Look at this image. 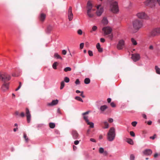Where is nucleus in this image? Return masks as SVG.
I'll use <instances>...</instances> for the list:
<instances>
[{"instance_id":"obj_1","label":"nucleus","mask_w":160,"mask_h":160,"mask_svg":"<svg viewBox=\"0 0 160 160\" xmlns=\"http://www.w3.org/2000/svg\"><path fill=\"white\" fill-rule=\"evenodd\" d=\"M108 2L110 4V9L114 13H116L119 11L118 2L114 0H108Z\"/></svg>"},{"instance_id":"obj_2","label":"nucleus","mask_w":160,"mask_h":160,"mask_svg":"<svg viewBox=\"0 0 160 160\" xmlns=\"http://www.w3.org/2000/svg\"><path fill=\"white\" fill-rule=\"evenodd\" d=\"M132 24L134 29L138 30L143 26V22L142 20L136 19L132 22Z\"/></svg>"},{"instance_id":"obj_3","label":"nucleus","mask_w":160,"mask_h":160,"mask_svg":"<svg viewBox=\"0 0 160 160\" xmlns=\"http://www.w3.org/2000/svg\"><path fill=\"white\" fill-rule=\"evenodd\" d=\"M116 136L115 129L114 127L110 128L107 133V138L109 141H112L115 139Z\"/></svg>"},{"instance_id":"obj_4","label":"nucleus","mask_w":160,"mask_h":160,"mask_svg":"<svg viewBox=\"0 0 160 160\" xmlns=\"http://www.w3.org/2000/svg\"><path fill=\"white\" fill-rule=\"evenodd\" d=\"M11 78V76L7 73L3 72H0V79L3 82H8Z\"/></svg>"},{"instance_id":"obj_5","label":"nucleus","mask_w":160,"mask_h":160,"mask_svg":"<svg viewBox=\"0 0 160 160\" xmlns=\"http://www.w3.org/2000/svg\"><path fill=\"white\" fill-rule=\"evenodd\" d=\"M136 16L139 18L149 20L150 19L149 17L144 12H140L136 14Z\"/></svg>"},{"instance_id":"obj_6","label":"nucleus","mask_w":160,"mask_h":160,"mask_svg":"<svg viewBox=\"0 0 160 160\" xmlns=\"http://www.w3.org/2000/svg\"><path fill=\"white\" fill-rule=\"evenodd\" d=\"M156 2V0H147L144 3L145 6L153 8L155 6Z\"/></svg>"},{"instance_id":"obj_7","label":"nucleus","mask_w":160,"mask_h":160,"mask_svg":"<svg viewBox=\"0 0 160 160\" xmlns=\"http://www.w3.org/2000/svg\"><path fill=\"white\" fill-rule=\"evenodd\" d=\"M151 35L155 36L160 34V28L157 27L154 28L151 32Z\"/></svg>"},{"instance_id":"obj_8","label":"nucleus","mask_w":160,"mask_h":160,"mask_svg":"<svg viewBox=\"0 0 160 160\" xmlns=\"http://www.w3.org/2000/svg\"><path fill=\"white\" fill-rule=\"evenodd\" d=\"M102 31L104 32V35H109L112 32V29L109 27H106L103 28Z\"/></svg>"},{"instance_id":"obj_9","label":"nucleus","mask_w":160,"mask_h":160,"mask_svg":"<svg viewBox=\"0 0 160 160\" xmlns=\"http://www.w3.org/2000/svg\"><path fill=\"white\" fill-rule=\"evenodd\" d=\"M97 11L96 12L97 16H100L103 11V8L101 7V5H99L97 7Z\"/></svg>"},{"instance_id":"obj_10","label":"nucleus","mask_w":160,"mask_h":160,"mask_svg":"<svg viewBox=\"0 0 160 160\" xmlns=\"http://www.w3.org/2000/svg\"><path fill=\"white\" fill-rule=\"evenodd\" d=\"M9 82H3L1 88L2 91L5 92L8 89L9 85Z\"/></svg>"},{"instance_id":"obj_11","label":"nucleus","mask_w":160,"mask_h":160,"mask_svg":"<svg viewBox=\"0 0 160 160\" xmlns=\"http://www.w3.org/2000/svg\"><path fill=\"white\" fill-rule=\"evenodd\" d=\"M124 45V41L121 40H120L118 44L117 48L118 49L121 50L123 49Z\"/></svg>"},{"instance_id":"obj_12","label":"nucleus","mask_w":160,"mask_h":160,"mask_svg":"<svg viewBox=\"0 0 160 160\" xmlns=\"http://www.w3.org/2000/svg\"><path fill=\"white\" fill-rule=\"evenodd\" d=\"M68 18L69 21H71L73 18V14L72 12V8L70 6L68 12Z\"/></svg>"},{"instance_id":"obj_13","label":"nucleus","mask_w":160,"mask_h":160,"mask_svg":"<svg viewBox=\"0 0 160 160\" xmlns=\"http://www.w3.org/2000/svg\"><path fill=\"white\" fill-rule=\"evenodd\" d=\"M26 114L27 122L28 123H29L31 120V115L28 108H26Z\"/></svg>"},{"instance_id":"obj_14","label":"nucleus","mask_w":160,"mask_h":160,"mask_svg":"<svg viewBox=\"0 0 160 160\" xmlns=\"http://www.w3.org/2000/svg\"><path fill=\"white\" fill-rule=\"evenodd\" d=\"M132 58L134 62H136L140 59V55L138 53L132 54Z\"/></svg>"},{"instance_id":"obj_15","label":"nucleus","mask_w":160,"mask_h":160,"mask_svg":"<svg viewBox=\"0 0 160 160\" xmlns=\"http://www.w3.org/2000/svg\"><path fill=\"white\" fill-rule=\"evenodd\" d=\"M71 134L74 139H76L78 138L79 135L77 131L76 130H73Z\"/></svg>"},{"instance_id":"obj_16","label":"nucleus","mask_w":160,"mask_h":160,"mask_svg":"<svg viewBox=\"0 0 160 160\" xmlns=\"http://www.w3.org/2000/svg\"><path fill=\"white\" fill-rule=\"evenodd\" d=\"M46 18V15L43 13H41L40 14L39 18L40 21L42 22H43L45 20Z\"/></svg>"},{"instance_id":"obj_17","label":"nucleus","mask_w":160,"mask_h":160,"mask_svg":"<svg viewBox=\"0 0 160 160\" xmlns=\"http://www.w3.org/2000/svg\"><path fill=\"white\" fill-rule=\"evenodd\" d=\"M93 9H91L90 8L88 9L87 10V14L88 16L90 18H92L94 16V14L92 13V11H93Z\"/></svg>"},{"instance_id":"obj_18","label":"nucleus","mask_w":160,"mask_h":160,"mask_svg":"<svg viewBox=\"0 0 160 160\" xmlns=\"http://www.w3.org/2000/svg\"><path fill=\"white\" fill-rule=\"evenodd\" d=\"M58 102V100L57 99L53 100L51 103H48L47 105L48 106H53L57 104Z\"/></svg>"},{"instance_id":"obj_19","label":"nucleus","mask_w":160,"mask_h":160,"mask_svg":"<svg viewBox=\"0 0 160 160\" xmlns=\"http://www.w3.org/2000/svg\"><path fill=\"white\" fill-rule=\"evenodd\" d=\"M143 153L147 155H150L152 153V151L150 149H146L143 151Z\"/></svg>"},{"instance_id":"obj_20","label":"nucleus","mask_w":160,"mask_h":160,"mask_svg":"<svg viewBox=\"0 0 160 160\" xmlns=\"http://www.w3.org/2000/svg\"><path fill=\"white\" fill-rule=\"evenodd\" d=\"M53 27L51 25H48L46 29V32L47 33H50L52 30Z\"/></svg>"},{"instance_id":"obj_21","label":"nucleus","mask_w":160,"mask_h":160,"mask_svg":"<svg viewBox=\"0 0 160 160\" xmlns=\"http://www.w3.org/2000/svg\"><path fill=\"white\" fill-rule=\"evenodd\" d=\"M96 47L97 49L98 50V51L99 52H102V48H101L100 45L99 43H98L96 45Z\"/></svg>"},{"instance_id":"obj_22","label":"nucleus","mask_w":160,"mask_h":160,"mask_svg":"<svg viewBox=\"0 0 160 160\" xmlns=\"http://www.w3.org/2000/svg\"><path fill=\"white\" fill-rule=\"evenodd\" d=\"M108 108V107L105 105L102 106L100 107V109L102 112L105 111Z\"/></svg>"},{"instance_id":"obj_23","label":"nucleus","mask_w":160,"mask_h":160,"mask_svg":"<svg viewBox=\"0 0 160 160\" xmlns=\"http://www.w3.org/2000/svg\"><path fill=\"white\" fill-rule=\"evenodd\" d=\"M126 140V142L132 145L134 144L133 142L132 139L127 138Z\"/></svg>"},{"instance_id":"obj_24","label":"nucleus","mask_w":160,"mask_h":160,"mask_svg":"<svg viewBox=\"0 0 160 160\" xmlns=\"http://www.w3.org/2000/svg\"><path fill=\"white\" fill-rule=\"evenodd\" d=\"M90 8L91 9H92V4L91 3V2L89 1L87 4V10L89 9Z\"/></svg>"},{"instance_id":"obj_25","label":"nucleus","mask_w":160,"mask_h":160,"mask_svg":"<svg viewBox=\"0 0 160 160\" xmlns=\"http://www.w3.org/2000/svg\"><path fill=\"white\" fill-rule=\"evenodd\" d=\"M54 57L57 59H59L61 60H62V58L58 53H56L54 54Z\"/></svg>"},{"instance_id":"obj_26","label":"nucleus","mask_w":160,"mask_h":160,"mask_svg":"<svg viewBox=\"0 0 160 160\" xmlns=\"http://www.w3.org/2000/svg\"><path fill=\"white\" fill-rule=\"evenodd\" d=\"M155 69L157 73L160 75V68L157 66H156L155 67Z\"/></svg>"},{"instance_id":"obj_27","label":"nucleus","mask_w":160,"mask_h":160,"mask_svg":"<svg viewBox=\"0 0 160 160\" xmlns=\"http://www.w3.org/2000/svg\"><path fill=\"white\" fill-rule=\"evenodd\" d=\"M23 138L25 139V142L27 143H28L29 141V139L28 138V137H27L26 133H24L23 134Z\"/></svg>"},{"instance_id":"obj_28","label":"nucleus","mask_w":160,"mask_h":160,"mask_svg":"<svg viewBox=\"0 0 160 160\" xmlns=\"http://www.w3.org/2000/svg\"><path fill=\"white\" fill-rule=\"evenodd\" d=\"M90 82V80L89 78H86L84 80V82L85 84H88Z\"/></svg>"},{"instance_id":"obj_29","label":"nucleus","mask_w":160,"mask_h":160,"mask_svg":"<svg viewBox=\"0 0 160 160\" xmlns=\"http://www.w3.org/2000/svg\"><path fill=\"white\" fill-rule=\"evenodd\" d=\"M102 23L104 24H107L108 23V20H107V18L105 17L103 18L102 20Z\"/></svg>"},{"instance_id":"obj_30","label":"nucleus","mask_w":160,"mask_h":160,"mask_svg":"<svg viewBox=\"0 0 160 160\" xmlns=\"http://www.w3.org/2000/svg\"><path fill=\"white\" fill-rule=\"evenodd\" d=\"M49 126L51 128H54L55 127V124L54 123L50 122L49 123Z\"/></svg>"},{"instance_id":"obj_31","label":"nucleus","mask_w":160,"mask_h":160,"mask_svg":"<svg viewBox=\"0 0 160 160\" xmlns=\"http://www.w3.org/2000/svg\"><path fill=\"white\" fill-rule=\"evenodd\" d=\"M58 63L57 62H55L53 64L52 67L54 69H57V66L58 65Z\"/></svg>"},{"instance_id":"obj_32","label":"nucleus","mask_w":160,"mask_h":160,"mask_svg":"<svg viewBox=\"0 0 160 160\" xmlns=\"http://www.w3.org/2000/svg\"><path fill=\"white\" fill-rule=\"evenodd\" d=\"M87 124L90 125V127L93 128L94 127V123L91 122H89V121L87 122Z\"/></svg>"},{"instance_id":"obj_33","label":"nucleus","mask_w":160,"mask_h":160,"mask_svg":"<svg viewBox=\"0 0 160 160\" xmlns=\"http://www.w3.org/2000/svg\"><path fill=\"white\" fill-rule=\"evenodd\" d=\"M75 99L78 101H80L82 102H83L82 99L79 97L76 96L75 97Z\"/></svg>"},{"instance_id":"obj_34","label":"nucleus","mask_w":160,"mask_h":160,"mask_svg":"<svg viewBox=\"0 0 160 160\" xmlns=\"http://www.w3.org/2000/svg\"><path fill=\"white\" fill-rule=\"evenodd\" d=\"M131 40L132 44L133 45H136L137 44V43L136 41L133 38H132Z\"/></svg>"},{"instance_id":"obj_35","label":"nucleus","mask_w":160,"mask_h":160,"mask_svg":"<svg viewBox=\"0 0 160 160\" xmlns=\"http://www.w3.org/2000/svg\"><path fill=\"white\" fill-rule=\"evenodd\" d=\"M65 85L64 81H62L61 83V86L60 87V89H62L63 88Z\"/></svg>"},{"instance_id":"obj_36","label":"nucleus","mask_w":160,"mask_h":160,"mask_svg":"<svg viewBox=\"0 0 160 160\" xmlns=\"http://www.w3.org/2000/svg\"><path fill=\"white\" fill-rule=\"evenodd\" d=\"M64 70L65 72H67L68 71H71V68L69 67H67L64 69Z\"/></svg>"},{"instance_id":"obj_37","label":"nucleus","mask_w":160,"mask_h":160,"mask_svg":"<svg viewBox=\"0 0 160 160\" xmlns=\"http://www.w3.org/2000/svg\"><path fill=\"white\" fill-rule=\"evenodd\" d=\"M104 128H108L109 127V124L107 122H104Z\"/></svg>"},{"instance_id":"obj_38","label":"nucleus","mask_w":160,"mask_h":160,"mask_svg":"<svg viewBox=\"0 0 160 160\" xmlns=\"http://www.w3.org/2000/svg\"><path fill=\"white\" fill-rule=\"evenodd\" d=\"M97 29V27L96 26H93L92 28V30L91 31V32H92V31H95Z\"/></svg>"},{"instance_id":"obj_39","label":"nucleus","mask_w":160,"mask_h":160,"mask_svg":"<svg viewBox=\"0 0 160 160\" xmlns=\"http://www.w3.org/2000/svg\"><path fill=\"white\" fill-rule=\"evenodd\" d=\"M70 80L67 77H65L64 78V82H69Z\"/></svg>"},{"instance_id":"obj_40","label":"nucleus","mask_w":160,"mask_h":160,"mask_svg":"<svg viewBox=\"0 0 160 160\" xmlns=\"http://www.w3.org/2000/svg\"><path fill=\"white\" fill-rule=\"evenodd\" d=\"M135 159V157L133 154H131L130 156V160H134Z\"/></svg>"},{"instance_id":"obj_41","label":"nucleus","mask_w":160,"mask_h":160,"mask_svg":"<svg viewBox=\"0 0 160 160\" xmlns=\"http://www.w3.org/2000/svg\"><path fill=\"white\" fill-rule=\"evenodd\" d=\"M83 116V119L86 122H88L89 121V120L88 119V117L87 116H85V115Z\"/></svg>"},{"instance_id":"obj_42","label":"nucleus","mask_w":160,"mask_h":160,"mask_svg":"<svg viewBox=\"0 0 160 160\" xmlns=\"http://www.w3.org/2000/svg\"><path fill=\"white\" fill-rule=\"evenodd\" d=\"M104 149L102 148H100L99 149V152L101 153H102L104 152Z\"/></svg>"},{"instance_id":"obj_43","label":"nucleus","mask_w":160,"mask_h":160,"mask_svg":"<svg viewBox=\"0 0 160 160\" xmlns=\"http://www.w3.org/2000/svg\"><path fill=\"white\" fill-rule=\"evenodd\" d=\"M113 37V34H111L109 35L107 37L111 40H112Z\"/></svg>"},{"instance_id":"obj_44","label":"nucleus","mask_w":160,"mask_h":160,"mask_svg":"<svg viewBox=\"0 0 160 160\" xmlns=\"http://www.w3.org/2000/svg\"><path fill=\"white\" fill-rule=\"evenodd\" d=\"M78 34L80 35H81L82 34V31L81 29H79L78 31Z\"/></svg>"},{"instance_id":"obj_45","label":"nucleus","mask_w":160,"mask_h":160,"mask_svg":"<svg viewBox=\"0 0 160 160\" xmlns=\"http://www.w3.org/2000/svg\"><path fill=\"white\" fill-rule=\"evenodd\" d=\"M137 123V122L134 121L132 122V125L133 127H135Z\"/></svg>"},{"instance_id":"obj_46","label":"nucleus","mask_w":160,"mask_h":160,"mask_svg":"<svg viewBox=\"0 0 160 160\" xmlns=\"http://www.w3.org/2000/svg\"><path fill=\"white\" fill-rule=\"evenodd\" d=\"M88 53L90 56H92L93 55L92 52L90 50L88 51Z\"/></svg>"},{"instance_id":"obj_47","label":"nucleus","mask_w":160,"mask_h":160,"mask_svg":"<svg viewBox=\"0 0 160 160\" xmlns=\"http://www.w3.org/2000/svg\"><path fill=\"white\" fill-rule=\"evenodd\" d=\"M75 83L76 85H79L80 84V82L79 79H78L76 80Z\"/></svg>"},{"instance_id":"obj_48","label":"nucleus","mask_w":160,"mask_h":160,"mask_svg":"<svg viewBox=\"0 0 160 160\" xmlns=\"http://www.w3.org/2000/svg\"><path fill=\"white\" fill-rule=\"evenodd\" d=\"M130 135L132 137H134L135 136V133L133 131H130Z\"/></svg>"},{"instance_id":"obj_49","label":"nucleus","mask_w":160,"mask_h":160,"mask_svg":"<svg viewBox=\"0 0 160 160\" xmlns=\"http://www.w3.org/2000/svg\"><path fill=\"white\" fill-rule=\"evenodd\" d=\"M111 106L113 108L115 107H116V105L115 103L113 102H112L110 104Z\"/></svg>"},{"instance_id":"obj_50","label":"nucleus","mask_w":160,"mask_h":160,"mask_svg":"<svg viewBox=\"0 0 160 160\" xmlns=\"http://www.w3.org/2000/svg\"><path fill=\"white\" fill-rule=\"evenodd\" d=\"M67 53V51L65 50H63L62 51V54L63 55H65Z\"/></svg>"},{"instance_id":"obj_51","label":"nucleus","mask_w":160,"mask_h":160,"mask_svg":"<svg viewBox=\"0 0 160 160\" xmlns=\"http://www.w3.org/2000/svg\"><path fill=\"white\" fill-rule=\"evenodd\" d=\"M149 49L151 50H153L154 49V47L153 45H150L149 47Z\"/></svg>"},{"instance_id":"obj_52","label":"nucleus","mask_w":160,"mask_h":160,"mask_svg":"<svg viewBox=\"0 0 160 160\" xmlns=\"http://www.w3.org/2000/svg\"><path fill=\"white\" fill-rule=\"evenodd\" d=\"M84 46V43H81L80 45V49H82Z\"/></svg>"},{"instance_id":"obj_53","label":"nucleus","mask_w":160,"mask_h":160,"mask_svg":"<svg viewBox=\"0 0 160 160\" xmlns=\"http://www.w3.org/2000/svg\"><path fill=\"white\" fill-rule=\"evenodd\" d=\"M156 134H155L153 136L150 137V138L153 140L156 138Z\"/></svg>"},{"instance_id":"obj_54","label":"nucleus","mask_w":160,"mask_h":160,"mask_svg":"<svg viewBox=\"0 0 160 160\" xmlns=\"http://www.w3.org/2000/svg\"><path fill=\"white\" fill-rule=\"evenodd\" d=\"M90 112V111H88L82 113V115L83 116L85 115H86L88 114Z\"/></svg>"},{"instance_id":"obj_55","label":"nucleus","mask_w":160,"mask_h":160,"mask_svg":"<svg viewBox=\"0 0 160 160\" xmlns=\"http://www.w3.org/2000/svg\"><path fill=\"white\" fill-rule=\"evenodd\" d=\"M108 121L109 122L112 123L113 122V119L112 118H109L108 119Z\"/></svg>"},{"instance_id":"obj_56","label":"nucleus","mask_w":160,"mask_h":160,"mask_svg":"<svg viewBox=\"0 0 160 160\" xmlns=\"http://www.w3.org/2000/svg\"><path fill=\"white\" fill-rule=\"evenodd\" d=\"M79 143V141L78 140H76L74 141V144L76 145H77Z\"/></svg>"},{"instance_id":"obj_57","label":"nucleus","mask_w":160,"mask_h":160,"mask_svg":"<svg viewBox=\"0 0 160 160\" xmlns=\"http://www.w3.org/2000/svg\"><path fill=\"white\" fill-rule=\"evenodd\" d=\"M80 95L83 98L85 97V96L83 95V92L82 91L81 92V94Z\"/></svg>"},{"instance_id":"obj_58","label":"nucleus","mask_w":160,"mask_h":160,"mask_svg":"<svg viewBox=\"0 0 160 160\" xmlns=\"http://www.w3.org/2000/svg\"><path fill=\"white\" fill-rule=\"evenodd\" d=\"M20 115L22 117H23L25 116L24 113L23 112H22L21 113Z\"/></svg>"},{"instance_id":"obj_59","label":"nucleus","mask_w":160,"mask_h":160,"mask_svg":"<svg viewBox=\"0 0 160 160\" xmlns=\"http://www.w3.org/2000/svg\"><path fill=\"white\" fill-rule=\"evenodd\" d=\"M90 141L93 142H96V141L95 140V139H94L93 138H90Z\"/></svg>"},{"instance_id":"obj_60","label":"nucleus","mask_w":160,"mask_h":160,"mask_svg":"<svg viewBox=\"0 0 160 160\" xmlns=\"http://www.w3.org/2000/svg\"><path fill=\"white\" fill-rule=\"evenodd\" d=\"M100 41L101 42H104L105 41V40L104 38H101L100 39Z\"/></svg>"},{"instance_id":"obj_61","label":"nucleus","mask_w":160,"mask_h":160,"mask_svg":"<svg viewBox=\"0 0 160 160\" xmlns=\"http://www.w3.org/2000/svg\"><path fill=\"white\" fill-rule=\"evenodd\" d=\"M15 114L17 116V115H19V112L18 111H15Z\"/></svg>"},{"instance_id":"obj_62","label":"nucleus","mask_w":160,"mask_h":160,"mask_svg":"<svg viewBox=\"0 0 160 160\" xmlns=\"http://www.w3.org/2000/svg\"><path fill=\"white\" fill-rule=\"evenodd\" d=\"M152 122L151 121H149L148 122V125H151L152 124Z\"/></svg>"},{"instance_id":"obj_63","label":"nucleus","mask_w":160,"mask_h":160,"mask_svg":"<svg viewBox=\"0 0 160 160\" xmlns=\"http://www.w3.org/2000/svg\"><path fill=\"white\" fill-rule=\"evenodd\" d=\"M111 101V99L110 98H108L107 99V102L108 103H110Z\"/></svg>"},{"instance_id":"obj_64","label":"nucleus","mask_w":160,"mask_h":160,"mask_svg":"<svg viewBox=\"0 0 160 160\" xmlns=\"http://www.w3.org/2000/svg\"><path fill=\"white\" fill-rule=\"evenodd\" d=\"M159 5L160 6V0H156Z\"/></svg>"}]
</instances>
